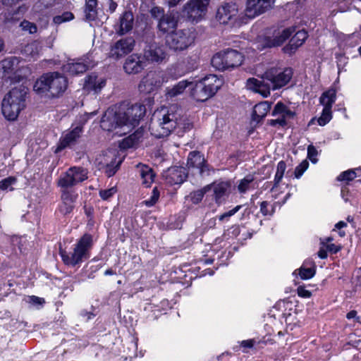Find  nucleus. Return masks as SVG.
<instances>
[{"label":"nucleus","mask_w":361,"mask_h":361,"mask_svg":"<svg viewBox=\"0 0 361 361\" xmlns=\"http://www.w3.org/2000/svg\"><path fill=\"white\" fill-rule=\"evenodd\" d=\"M336 94L335 90H329L322 94L319 101L324 106V109H331L333 104L336 101Z\"/></svg>","instance_id":"35"},{"label":"nucleus","mask_w":361,"mask_h":361,"mask_svg":"<svg viewBox=\"0 0 361 361\" xmlns=\"http://www.w3.org/2000/svg\"><path fill=\"white\" fill-rule=\"evenodd\" d=\"M105 84V80L102 78L98 79L96 75L92 74L85 78L84 88L87 91L93 90L97 92L104 87Z\"/></svg>","instance_id":"29"},{"label":"nucleus","mask_w":361,"mask_h":361,"mask_svg":"<svg viewBox=\"0 0 361 361\" xmlns=\"http://www.w3.org/2000/svg\"><path fill=\"white\" fill-rule=\"evenodd\" d=\"M166 56L164 47L156 42L147 44L144 49V59L152 63H161Z\"/></svg>","instance_id":"19"},{"label":"nucleus","mask_w":361,"mask_h":361,"mask_svg":"<svg viewBox=\"0 0 361 361\" xmlns=\"http://www.w3.org/2000/svg\"><path fill=\"white\" fill-rule=\"evenodd\" d=\"M241 207H242L241 205L236 206L235 207H234L231 210H230V211H228V212H227L226 213H224L223 214L220 215L219 217V219L220 221H223L225 218H228V217H230V216L234 215L235 213H237L240 209Z\"/></svg>","instance_id":"55"},{"label":"nucleus","mask_w":361,"mask_h":361,"mask_svg":"<svg viewBox=\"0 0 361 361\" xmlns=\"http://www.w3.org/2000/svg\"><path fill=\"white\" fill-rule=\"evenodd\" d=\"M151 16L157 19L159 21L161 18L165 16L164 11L162 8L159 6H154L150 10Z\"/></svg>","instance_id":"52"},{"label":"nucleus","mask_w":361,"mask_h":361,"mask_svg":"<svg viewBox=\"0 0 361 361\" xmlns=\"http://www.w3.org/2000/svg\"><path fill=\"white\" fill-rule=\"evenodd\" d=\"M27 302L35 307H38L39 306H42L44 304L45 300L42 298H39V297H37L35 295H32V296L28 297Z\"/></svg>","instance_id":"50"},{"label":"nucleus","mask_w":361,"mask_h":361,"mask_svg":"<svg viewBox=\"0 0 361 361\" xmlns=\"http://www.w3.org/2000/svg\"><path fill=\"white\" fill-rule=\"evenodd\" d=\"M166 75L161 71H149L141 80L138 89L140 92L148 94L167 82Z\"/></svg>","instance_id":"11"},{"label":"nucleus","mask_w":361,"mask_h":361,"mask_svg":"<svg viewBox=\"0 0 361 361\" xmlns=\"http://www.w3.org/2000/svg\"><path fill=\"white\" fill-rule=\"evenodd\" d=\"M61 191V203L59 207V212L62 215H67L70 214L73 208L74 204L78 197L77 192L75 190H63Z\"/></svg>","instance_id":"18"},{"label":"nucleus","mask_w":361,"mask_h":361,"mask_svg":"<svg viewBox=\"0 0 361 361\" xmlns=\"http://www.w3.org/2000/svg\"><path fill=\"white\" fill-rule=\"evenodd\" d=\"M346 317H347L348 319H355L356 322H360V317H357V312H356L355 310L350 311V312L347 314Z\"/></svg>","instance_id":"62"},{"label":"nucleus","mask_w":361,"mask_h":361,"mask_svg":"<svg viewBox=\"0 0 361 361\" xmlns=\"http://www.w3.org/2000/svg\"><path fill=\"white\" fill-rule=\"evenodd\" d=\"M68 87L66 78L59 72L43 74L35 83L34 90L38 94H46L50 97H58Z\"/></svg>","instance_id":"4"},{"label":"nucleus","mask_w":361,"mask_h":361,"mask_svg":"<svg viewBox=\"0 0 361 361\" xmlns=\"http://www.w3.org/2000/svg\"><path fill=\"white\" fill-rule=\"evenodd\" d=\"M159 192L157 188H154L152 190V193L150 198L145 200L143 202V203L147 207H152L157 203V202L159 200Z\"/></svg>","instance_id":"45"},{"label":"nucleus","mask_w":361,"mask_h":361,"mask_svg":"<svg viewBox=\"0 0 361 361\" xmlns=\"http://www.w3.org/2000/svg\"><path fill=\"white\" fill-rule=\"evenodd\" d=\"M267 207L268 202L267 201H263L260 204V212L264 216L269 214Z\"/></svg>","instance_id":"58"},{"label":"nucleus","mask_w":361,"mask_h":361,"mask_svg":"<svg viewBox=\"0 0 361 361\" xmlns=\"http://www.w3.org/2000/svg\"><path fill=\"white\" fill-rule=\"evenodd\" d=\"M285 107H286V105L283 103H282L281 102H278L275 105L274 110L271 113V115L273 116H281L283 114Z\"/></svg>","instance_id":"53"},{"label":"nucleus","mask_w":361,"mask_h":361,"mask_svg":"<svg viewBox=\"0 0 361 361\" xmlns=\"http://www.w3.org/2000/svg\"><path fill=\"white\" fill-rule=\"evenodd\" d=\"M276 0H247L245 9V16L249 18L264 13L270 9Z\"/></svg>","instance_id":"15"},{"label":"nucleus","mask_w":361,"mask_h":361,"mask_svg":"<svg viewBox=\"0 0 361 361\" xmlns=\"http://www.w3.org/2000/svg\"><path fill=\"white\" fill-rule=\"evenodd\" d=\"M19 1V0H2V3L5 6H12Z\"/></svg>","instance_id":"64"},{"label":"nucleus","mask_w":361,"mask_h":361,"mask_svg":"<svg viewBox=\"0 0 361 361\" xmlns=\"http://www.w3.org/2000/svg\"><path fill=\"white\" fill-rule=\"evenodd\" d=\"M271 109V103L269 102H262L258 103L254 106L252 112V119L259 122L264 118Z\"/></svg>","instance_id":"31"},{"label":"nucleus","mask_w":361,"mask_h":361,"mask_svg":"<svg viewBox=\"0 0 361 361\" xmlns=\"http://www.w3.org/2000/svg\"><path fill=\"white\" fill-rule=\"evenodd\" d=\"M178 17L176 13H167L158 22V28L163 33H169L174 32L178 26Z\"/></svg>","instance_id":"21"},{"label":"nucleus","mask_w":361,"mask_h":361,"mask_svg":"<svg viewBox=\"0 0 361 361\" xmlns=\"http://www.w3.org/2000/svg\"><path fill=\"white\" fill-rule=\"evenodd\" d=\"M187 178L185 169L182 167H172L169 169L167 178L171 184H180L183 183Z\"/></svg>","instance_id":"30"},{"label":"nucleus","mask_w":361,"mask_h":361,"mask_svg":"<svg viewBox=\"0 0 361 361\" xmlns=\"http://www.w3.org/2000/svg\"><path fill=\"white\" fill-rule=\"evenodd\" d=\"M65 71L71 75H77L84 73L89 68V66L82 61L69 63L63 66Z\"/></svg>","instance_id":"33"},{"label":"nucleus","mask_w":361,"mask_h":361,"mask_svg":"<svg viewBox=\"0 0 361 361\" xmlns=\"http://www.w3.org/2000/svg\"><path fill=\"white\" fill-rule=\"evenodd\" d=\"M195 37V30L187 28L172 32L166 37V42L171 49L183 51L194 43Z\"/></svg>","instance_id":"9"},{"label":"nucleus","mask_w":361,"mask_h":361,"mask_svg":"<svg viewBox=\"0 0 361 361\" xmlns=\"http://www.w3.org/2000/svg\"><path fill=\"white\" fill-rule=\"evenodd\" d=\"M192 84V81L188 80H183L179 81L177 84L172 87H168L166 89V97L167 99H172L181 95L185 92V89L190 85Z\"/></svg>","instance_id":"26"},{"label":"nucleus","mask_w":361,"mask_h":361,"mask_svg":"<svg viewBox=\"0 0 361 361\" xmlns=\"http://www.w3.org/2000/svg\"><path fill=\"white\" fill-rule=\"evenodd\" d=\"M117 8V4L114 0H109L108 11L113 13Z\"/></svg>","instance_id":"60"},{"label":"nucleus","mask_w":361,"mask_h":361,"mask_svg":"<svg viewBox=\"0 0 361 361\" xmlns=\"http://www.w3.org/2000/svg\"><path fill=\"white\" fill-rule=\"evenodd\" d=\"M187 165L188 167L199 169L200 173L202 175L207 170L205 159L199 152L193 151L189 153Z\"/></svg>","instance_id":"24"},{"label":"nucleus","mask_w":361,"mask_h":361,"mask_svg":"<svg viewBox=\"0 0 361 361\" xmlns=\"http://www.w3.org/2000/svg\"><path fill=\"white\" fill-rule=\"evenodd\" d=\"M137 168L142 179V184L147 188L149 187L155 177L153 170L148 166L141 164H138Z\"/></svg>","instance_id":"28"},{"label":"nucleus","mask_w":361,"mask_h":361,"mask_svg":"<svg viewBox=\"0 0 361 361\" xmlns=\"http://www.w3.org/2000/svg\"><path fill=\"white\" fill-rule=\"evenodd\" d=\"M238 13L236 4L227 3L218 8L216 18L221 24H233L237 19Z\"/></svg>","instance_id":"16"},{"label":"nucleus","mask_w":361,"mask_h":361,"mask_svg":"<svg viewBox=\"0 0 361 361\" xmlns=\"http://www.w3.org/2000/svg\"><path fill=\"white\" fill-rule=\"evenodd\" d=\"M275 119H271L268 121L269 124L271 126H276L279 125V126L283 127L286 126L287 123L284 118H282L281 116H278Z\"/></svg>","instance_id":"54"},{"label":"nucleus","mask_w":361,"mask_h":361,"mask_svg":"<svg viewBox=\"0 0 361 361\" xmlns=\"http://www.w3.org/2000/svg\"><path fill=\"white\" fill-rule=\"evenodd\" d=\"M254 176L252 175H247L244 178L238 181L237 188L240 194H245L250 189L255 188L254 186Z\"/></svg>","instance_id":"34"},{"label":"nucleus","mask_w":361,"mask_h":361,"mask_svg":"<svg viewBox=\"0 0 361 361\" xmlns=\"http://www.w3.org/2000/svg\"><path fill=\"white\" fill-rule=\"evenodd\" d=\"M307 37V32L305 30L298 31L290 39L288 44L283 48V51L288 54H293L298 47L302 45Z\"/></svg>","instance_id":"23"},{"label":"nucleus","mask_w":361,"mask_h":361,"mask_svg":"<svg viewBox=\"0 0 361 361\" xmlns=\"http://www.w3.org/2000/svg\"><path fill=\"white\" fill-rule=\"evenodd\" d=\"M27 88L23 85L15 87L10 90L2 101V113L6 118L15 121L20 112L25 107Z\"/></svg>","instance_id":"6"},{"label":"nucleus","mask_w":361,"mask_h":361,"mask_svg":"<svg viewBox=\"0 0 361 361\" xmlns=\"http://www.w3.org/2000/svg\"><path fill=\"white\" fill-rule=\"evenodd\" d=\"M243 56L234 49H227L216 54L212 59V66L218 70L224 71L241 65Z\"/></svg>","instance_id":"8"},{"label":"nucleus","mask_w":361,"mask_h":361,"mask_svg":"<svg viewBox=\"0 0 361 361\" xmlns=\"http://www.w3.org/2000/svg\"><path fill=\"white\" fill-rule=\"evenodd\" d=\"M326 250L331 253H337L340 250V247L335 244H328L326 245Z\"/></svg>","instance_id":"59"},{"label":"nucleus","mask_w":361,"mask_h":361,"mask_svg":"<svg viewBox=\"0 0 361 361\" xmlns=\"http://www.w3.org/2000/svg\"><path fill=\"white\" fill-rule=\"evenodd\" d=\"M135 44L133 37L121 39L111 45L108 56L115 60L120 59L133 50Z\"/></svg>","instance_id":"14"},{"label":"nucleus","mask_w":361,"mask_h":361,"mask_svg":"<svg viewBox=\"0 0 361 361\" xmlns=\"http://www.w3.org/2000/svg\"><path fill=\"white\" fill-rule=\"evenodd\" d=\"M93 245L92 236L84 234L73 245V251L68 252L60 249L59 254L66 265L75 267L90 257V250Z\"/></svg>","instance_id":"5"},{"label":"nucleus","mask_w":361,"mask_h":361,"mask_svg":"<svg viewBox=\"0 0 361 361\" xmlns=\"http://www.w3.org/2000/svg\"><path fill=\"white\" fill-rule=\"evenodd\" d=\"M18 60L16 57L7 58L0 62V71L4 73L12 72L18 64Z\"/></svg>","instance_id":"38"},{"label":"nucleus","mask_w":361,"mask_h":361,"mask_svg":"<svg viewBox=\"0 0 361 361\" xmlns=\"http://www.w3.org/2000/svg\"><path fill=\"white\" fill-rule=\"evenodd\" d=\"M318 152L314 146L310 145L307 147V157L311 160L312 163H317Z\"/></svg>","instance_id":"51"},{"label":"nucleus","mask_w":361,"mask_h":361,"mask_svg":"<svg viewBox=\"0 0 361 361\" xmlns=\"http://www.w3.org/2000/svg\"><path fill=\"white\" fill-rule=\"evenodd\" d=\"M332 118L331 109H323L322 114L321 116L318 118V123L319 126H325L327 123H329Z\"/></svg>","instance_id":"43"},{"label":"nucleus","mask_w":361,"mask_h":361,"mask_svg":"<svg viewBox=\"0 0 361 361\" xmlns=\"http://www.w3.org/2000/svg\"><path fill=\"white\" fill-rule=\"evenodd\" d=\"M85 19L87 21H94L97 18V0H85L84 8Z\"/></svg>","instance_id":"32"},{"label":"nucleus","mask_w":361,"mask_h":361,"mask_svg":"<svg viewBox=\"0 0 361 361\" xmlns=\"http://www.w3.org/2000/svg\"><path fill=\"white\" fill-rule=\"evenodd\" d=\"M318 256L321 259H326L327 257V251L324 248H320L318 251Z\"/></svg>","instance_id":"63"},{"label":"nucleus","mask_w":361,"mask_h":361,"mask_svg":"<svg viewBox=\"0 0 361 361\" xmlns=\"http://www.w3.org/2000/svg\"><path fill=\"white\" fill-rule=\"evenodd\" d=\"M356 177V173L353 170H348L341 173L338 177V180H352Z\"/></svg>","instance_id":"47"},{"label":"nucleus","mask_w":361,"mask_h":361,"mask_svg":"<svg viewBox=\"0 0 361 361\" xmlns=\"http://www.w3.org/2000/svg\"><path fill=\"white\" fill-rule=\"evenodd\" d=\"M307 262L303 264V265L298 269L299 275L301 279L307 280L312 278L316 273L315 265L312 262L310 263L312 264L310 267H306L305 265Z\"/></svg>","instance_id":"40"},{"label":"nucleus","mask_w":361,"mask_h":361,"mask_svg":"<svg viewBox=\"0 0 361 361\" xmlns=\"http://www.w3.org/2000/svg\"><path fill=\"white\" fill-rule=\"evenodd\" d=\"M82 132V127L76 126L71 130L64 133L59 140L56 149V152L61 151L67 147L71 148L75 145L81 136Z\"/></svg>","instance_id":"17"},{"label":"nucleus","mask_w":361,"mask_h":361,"mask_svg":"<svg viewBox=\"0 0 361 361\" xmlns=\"http://www.w3.org/2000/svg\"><path fill=\"white\" fill-rule=\"evenodd\" d=\"M295 116V113L290 111L286 106L284 109L283 114L281 116L282 118H284L286 121L287 118H292Z\"/></svg>","instance_id":"57"},{"label":"nucleus","mask_w":361,"mask_h":361,"mask_svg":"<svg viewBox=\"0 0 361 361\" xmlns=\"http://www.w3.org/2000/svg\"><path fill=\"white\" fill-rule=\"evenodd\" d=\"M88 171L81 166H72L62 173L58 179L57 185L63 190H73L77 184L88 178Z\"/></svg>","instance_id":"10"},{"label":"nucleus","mask_w":361,"mask_h":361,"mask_svg":"<svg viewBox=\"0 0 361 361\" xmlns=\"http://www.w3.org/2000/svg\"><path fill=\"white\" fill-rule=\"evenodd\" d=\"M133 21L134 18L132 12L125 11L120 17L119 29L117 33L119 35H123L128 32L133 28Z\"/></svg>","instance_id":"27"},{"label":"nucleus","mask_w":361,"mask_h":361,"mask_svg":"<svg viewBox=\"0 0 361 361\" xmlns=\"http://www.w3.org/2000/svg\"><path fill=\"white\" fill-rule=\"evenodd\" d=\"M146 107L135 104L126 109H108L101 119V128L106 131L123 136L130 133L145 116Z\"/></svg>","instance_id":"1"},{"label":"nucleus","mask_w":361,"mask_h":361,"mask_svg":"<svg viewBox=\"0 0 361 361\" xmlns=\"http://www.w3.org/2000/svg\"><path fill=\"white\" fill-rule=\"evenodd\" d=\"M298 295L300 297L308 298L311 296V293L308 290L305 289L303 286H298L297 288Z\"/></svg>","instance_id":"56"},{"label":"nucleus","mask_w":361,"mask_h":361,"mask_svg":"<svg viewBox=\"0 0 361 361\" xmlns=\"http://www.w3.org/2000/svg\"><path fill=\"white\" fill-rule=\"evenodd\" d=\"M295 31L294 27H288L279 32L273 36V38H267L266 39V47H273L281 46Z\"/></svg>","instance_id":"25"},{"label":"nucleus","mask_w":361,"mask_h":361,"mask_svg":"<svg viewBox=\"0 0 361 361\" xmlns=\"http://www.w3.org/2000/svg\"><path fill=\"white\" fill-rule=\"evenodd\" d=\"M254 343L255 341L252 339L243 341L241 342V346L243 348H251L253 347Z\"/></svg>","instance_id":"61"},{"label":"nucleus","mask_w":361,"mask_h":361,"mask_svg":"<svg viewBox=\"0 0 361 361\" xmlns=\"http://www.w3.org/2000/svg\"><path fill=\"white\" fill-rule=\"evenodd\" d=\"M309 166V162L307 160L302 161L295 169V176L299 178L304 172L307 169Z\"/></svg>","instance_id":"46"},{"label":"nucleus","mask_w":361,"mask_h":361,"mask_svg":"<svg viewBox=\"0 0 361 361\" xmlns=\"http://www.w3.org/2000/svg\"><path fill=\"white\" fill-rule=\"evenodd\" d=\"M293 75L291 68L281 71L278 68H270L262 75L261 80L250 78L247 80L248 89L259 93L264 97L270 94L271 90L280 89L288 83Z\"/></svg>","instance_id":"3"},{"label":"nucleus","mask_w":361,"mask_h":361,"mask_svg":"<svg viewBox=\"0 0 361 361\" xmlns=\"http://www.w3.org/2000/svg\"><path fill=\"white\" fill-rule=\"evenodd\" d=\"M74 19V15L70 11L63 12L61 15L56 16L53 18L54 25H60L63 23L69 22Z\"/></svg>","instance_id":"42"},{"label":"nucleus","mask_w":361,"mask_h":361,"mask_svg":"<svg viewBox=\"0 0 361 361\" xmlns=\"http://www.w3.org/2000/svg\"><path fill=\"white\" fill-rule=\"evenodd\" d=\"M142 133L140 131H136L133 134L129 135L128 137H126L123 140L121 143L122 147L123 148H130L133 147L135 145L137 144L140 139L142 137Z\"/></svg>","instance_id":"41"},{"label":"nucleus","mask_w":361,"mask_h":361,"mask_svg":"<svg viewBox=\"0 0 361 361\" xmlns=\"http://www.w3.org/2000/svg\"><path fill=\"white\" fill-rule=\"evenodd\" d=\"M20 26L23 30L27 31L30 34L35 33L37 31L36 25L27 20L22 21Z\"/></svg>","instance_id":"44"},{"label":"nucleus","mask_w":361,"mask_h":361,"mask_svg":"<svg viewBox=\"0 0 361 361\" xmlns=\"http://www.w3.org/2000/svg\"><path fill=\"white\" fill-rule=\"evenodd\" d=\"M221 85V79L215 75H209L195 82L191 94L195 100L204 102L213 97Z\"/></svg>","instance_id":"7"},{"label":"nucleus","mask_w":361,"mask_h":361,"mask_svg":"<svg viewBox=\"0 0 361 361\" xmlns=\"http://www.w3.org/2000/svg\"><path fill=\"white\" fill-rule=\"evenodd\" d=\"M16 178L13 176H9L0 181V189L5 190L8 188L9 186L16 183Z\"/></svg>","instance_id":"48"},{"label":"nucleus","mask_w":361,"mask_h":361,"mask_svg":"<svg viewBox=\"0 0 361 361\" xmlns=\"http://www.w3.org/2000/svg\"><path fill=\"white\" fill-rule=\"evenodd\" d=\"M41 48L42 47L39 42L33 41L30 43H28L23 47L22 49V53L27 56L35 57V56L38 55Z\"/></svg>","instance_id":"36"},{"label":"nucleus","mask_w":361,"mask_h":361,"mask_svg":"<svg viewBox=\"0 0 361 361\" xmlns=\"http://www.w3.org/2000/svg\"><path fill=\"white\" fill-rule=\"evenodd\" d=\"M209 0H190L183 6V13L192 22H198L205 16Z\"/></svg>","instance_id":"12"},{"label":"nucleus","mask_w":361,"mask_h":361,"mask_svg":"<svg viewBox=\"0 0 361 361\" xmlns=\"http://www.w3.org/2000/svg\"><path fill=\"white\" fill-rule=\"evenodd\" d=\"M116 192V188L112 187L106 190H102L99 191V196L104 200H107L111 197Z\"/></svg>","instance_id":"49"},{"label":"nucleus","mask_w":361,"mask_h":361,"mask_svg":"<svg viewBox=\"0 0 361 361\" xmlns=\"http://www.w3.org/2000/svg\"><path fill=\"white\" fill-rule=\"evenodd\" d=\"M192 124L182 114L176 106H162L157 109L151 118L150 128L157 137H164L176 130L178 136L190 130Z\"/></svg>","instance_id":"2"},{"label":"nucleus","mask_w":361,"mask_h":361,"mask_svg":"<svg viewBox=\"0 0 361 361\" xmlns=\"http://www.w3.org/2000/svg\"><path fill=\"white\" fill-rule=\"evenodd\" d=\"M214 192V198L217 204H221L229 194L231 184L228 181L214 182L209 184Z\"/></svg>","instance_id":"22"},{"label":"nucleus","mask_w":361,"mask_h":361,"mask_svg":"<svg viewBox=\"0 0 361 361\" xmlns=\"http://www.w3.org/2000/svg\"><path fill=\"white\" fill-rule=\"evenodd\" d=\"M210 190L211 186L206 185L202 189L190 192L187 198L190 199L193 204H197L202 201L205 193Z\"/></svg>","instance_id":"39"},{"label":"nucleus","mask_w":361,"mask_h":361,"mask_svg":"<svg viewBox=\"0 0 361 361\" xmlns=\"http://www.w3.org/2000/svg\"><path fill=\"white\" fill-rule=\"evenodd\" d=\"M286 169V163L283 161H279L277 164L276 172L274 180V185L271 188V192H274L275 189L278 187L279 184L280 183L283 177Z\"/></svg>","instance_id":"37"},{"label":"nucleus","mask_w":361,"mask_h":361,"mask_svg":"<svg viewBox=\"0 0 361 361\" xmlns=\"http://www.w3.org/2000/svg\"><path fill=\"white\" fill-rule=\"evenodd\" d=\"M146 66L142 56L138 54H133L125 60L123 69L128 74H137Z\"/></svg>","instance_id":"20"},{"label":"nucleus","mask_w":361,"mask_h":361,"mask_svg":"<svg viewBox=\"0 0 361 361\" xmlns=\"http://www.w3.org/2000/svg\"><path fill=\"white\" fill-rule=\"evenodd\" d=\"M116 154L114 150H107L99 154L97 161L100 170H104L108 177L113 176L121 163V160L116 161Z\"/></svg>","instance_id":"13"}]
</instances>
